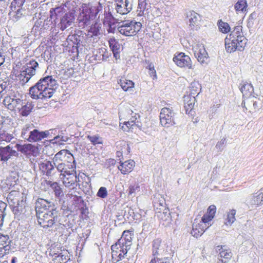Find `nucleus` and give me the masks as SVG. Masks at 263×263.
Listing matches in <instances>:
<instances>
[{"mask_svg": "<svg viewBox=\"0 0 263 263\" xmlns=\"http://www.w3.org/2000/svg\"><path fill=\"white\" fill-rule=\"evenodd\" d=\"M57 82L51 76L41 78L30 87L29 94L33 99L45 100L51 98L55 91Z\"/></svg>", "mask_w": 263, "mask_h": 263, "instance_id": "nucleus-1", "label": "nucleus"}, {"mask_svg": "<svg viewBox=\"0 0 263 263\" xmlns=\"http://www.w3.org/2000/svg\"><path fill=\"white\" fill-rule=\"evenodd\" d=\"M102 9V5L100 2L83 3L79 8L80 12L78 17L80 26L84 27L90 25Z\"/></svg>", "mask_w": 263, "mask_h": 263, "instance_id": "nucleus-2", "label": "nucleus"}, {"mask_svg": "<svg viewBox=\"0 0 263 263\" xmlns=\"http://www.w3.org/2000/svg\"><path fill=\"white\" fill-rule=\"evenodd\" d=\"M247 43V39L243 35L241 26H236L224 39L226 50L232 53L236 50L242 51Z\"/></svg>", "mask_w": 263, "mask_h": 263, "instance_id": "nucleus-3", "label": "nucleus"}, {"mask_svg": "<svg viewBox=\"0 0 263 263\" xmlns=\"http://www.w3.org/2000/svg\"><path fill=\"white\" fill-rule=\"evenodd\" d=\"M53 162L61 172L72 171L74 169V160L73 155L66 149H62L55 154Z\"/></svg>", "mask_w": 263, "mask_h": 263, "instance_id": "nucleus-4", "label": "nucleus"}, {"mask_svg": "<svg viewBox=\"0 0 263 263\" xmlns=\"http://www.w3.org/2000/svg\"><path fill=\"white\" fill-rule=\"evenodd\" d=\"M142 27V23L135 20L121 21L117 25V30L121 35L126 37L137 35Z\"/></svg>", "mask_w": 263, "mask_h": 263, "instance_id": "nucleus-5", "label": "nucleus"}, {"mask_svg": "<svg viewBox=\"0 0 263 263\" xmlns=\"http://www.w3.org/2000/svg\"><path fill=\"white\" fill-rule=\"evenodd\" d=\"M7 201L15 214L22 212L26 208V200L23 194L17 191H11L7 196Z\"/></svg>", "mask_w": 263, "mask_h": 263, "instance_id": "nucleus-6", "label": "nucleus"}, {"mask_svg": "<svg viewBox=\"0 0 263 263\" xmlns=\"http://www.w3.org/2000/svg\"><path fill=\"white\" fill-rule=\"evenodd\" d=\"M38 66L39 64L35 60H31L27 63L17 76L20 82L22 85L27 83L35 74L36 69Z\"/></svg>", "mask_w": 263, "mask_h": 263, "instance_id": "nucleus-7", "label": "nucleus"}, {"mask_svg": "<svg viewBox=\"0 0 263 263\" xmlns=\"http://www.w3.org/2000/svg\"><path fill=\"white\" fill-rule=\"evenodd\" d=\"M39 224L42 227L50 228L53 226L58 217L57 212L50 210L36 215Z\"/></svg>", "mask_w": 263, "mask_h": 263, "instance_id": "nucleus-8", "label": "nucleus"}, {"mask_svg": "<svg viewBox=\"0 0 263 263\" xmlns=\"http://www.w3.org/2000/svg\"><path fill=\"white\" fill-rule=\"evenodd\" d=\"M111 256L113 263H117L124 258L129 248L123 246L117 241L111 247Z\"/></svg>", "mask_w": 263, "mask_h": 263, "instance_id": "nucleus-9", "label": "nucleus"}, {"mask_svg": "<svg viewBox=\"0 0 263 263\" xmlns=\"http://www.w3.org/2000/svg\"><path fill=\"white\" fill-rule=\"evenodd\" d=\"M173 61L180 68L193 69L191 58L184 52H177L174 55Z\"/></svg>", "mask_w": 263, "mask_h": 263, "instance_id": "nucleus-10", "label": "nucleus"}, {"mask_svg": "<svg viewBox=\"0 0 263 263\" xmlns=\"http://www.w3.org/2000/svg\"><path fill=\"white\" fill-rule=\"evenodd\" d=\"M161 124L165 127H170L175 124V113L168 107L162 108L160 114Z\"/></svg>", "mask_w": 263, "mask_h": 263, "instance_id": "nucleus-11", "label": "nucleus"}, {"mask_svg": "<svg viewBox=\"0 0 263 263\" xmlns=\"http://www.w3.org/2000/svg\"><path fill=\"white\" fill-rule=\"evenodd\" d=\"M61 179L65 187L72 189L77 186V182H79V177L76 175V172H74V170L62 172Z\"/></svg>", "mask_w": 263, "mask_h": 263, "instance_id": "nucleus-12", "label": "nucleus"}, {"mask_svg": "<svg viewBox=\"0 0 263 263\" xmlns=\"http://www.w3.org/2000/svg\"><path fill=\"white\" fill-rule=\"evenodd\" d=\"M216 250L218 253L216 263H228L231 259L232 253L226 245H218L216 246Z\"/></svg>", "mask_w": 263, "mask_h": 263, "instance_id": "nucleus-13", "label": "nucleus"}, {"mask_svg": "<svg viewBox=\"0 0 263 263\" xmlns=\"http://www.w3.org/2000/svg\"><path fill=\"white\" fill-rule=\"evenodd\" d=\"M133 0H115V10L121 15H125L133 9Z\"/></svg>", "mask_w": 263, "mask_h": 263, "instance_id": "nucleus-14", "label": "nucleus"}, {"mask_svg": "<svg viewBox=\"0 0 263 263\" xmlns=\"http://www.w3.org/2000/svg\"><path fill=\"white\" fill-rule=\"evenodd\" d=\"M15 147L18 151L25 155L28 157L31 156L36 157L40 153L37 146L32 144L28 143L23 145L16 144Z\"/></svg>", "mask_w": 263, "mask_h": 263, "instance_id": "nucleus-15", "label": "nucleus"}, {"mask_svg": "<svg viewBox=\"0 0 263 263\" xmlns=\"http://www.w3.org/2000/svg\"><path fill=\"white\" fill-rule=\"evenodd\" d=\"M186 18L188 20L189 26L191 30H197L200 29L201 18L199 14L193 10H191L187 13Z\"/></svg>", "mask_w": 263, "mask_h": 263, "instance_id": "nucleus-16", "label": "nucleus"}, {"mask_svg": "<svg viewBox=\"0 0 263 263\" xmlns=\"http://www.w3.org/2000/svg\"><path fill=\"white\" fill-rule=\"evenodd\" d=\"M210 227L208 224L203 223L201 220L197 219L194 220L191 231V234L196 238L200 237L205 231V230Z\"/></svg>", "mask_w": 263, "mask_h": 263, "instance_id": "nucleus-17", "label": "nucleus"}, {"mask_svg": "<svg viewBox=\"0 0 263 263\" xmlns=\"http://www.w3.org/2000/svg\"><path fill=\"white\" fill-rule=\"evenodd\" d=\"M194 54L200 63H207L209 56L203 45L197 44L194 47Z\"/></svg>", "mask_w": 263, "mask_h": 263, "instance_id": "nucleus-18", "label": "nucleus"}, {"mask_svg": "<svg viewBox=\"0 0 263 263\" xmlns=\"http://www.w3.org/2000/svg\"><path fill=\"white\" fill-rule=\"evenodd\" d=\"M9 237L0 234V258L9 254L11 251Z\"/></svg>", "mask_w": 263, "mask_h": 263, "instance_id": "nucleus-19", "label": "nucleus"}, {"mask_svg": "<svg viewBox=\"0 0 263 263\" xmlns=\"http://www.w3.org/2000/svg\"><path fill=\"white\" fill-rule=\"evenodd\" d=\"M51 202L43 198H38L35 202V211L36 215L49 211L51 207Z\"/></svg>", "mask_w": 263, "mask_h": 263, "instance_id": "nucleus-20", "label": "nucleus"}, {"mask_svg": "<svg viewBox=\"0 0 263 263\" xmlns=\"http://www.w3.org/2000/svg\"><path fill=\"white\" fill-rule=\"evenodd\" d=\"M22 100L20 99H13L9 96L5 98L3 102L4 105L10 110H14L18 109L19 110L20 106L22 104Z\"/></svg>", "mask_w": 263, "mask_h": 263, "instance_id": "nucleus-21", "label": "nucleus"}, {"mask_svg": "<svg viewBox=\"0 0 263 263\" xmlns=\"http://www.w3.org/2000/svg\"><path fill=\"white\" fill-rule=\"evenodd\" d=\"M48 135V132H40L35 129L29 132V137H27V140L30 142H39L46 138Z\"/></svg>", "mask_w": 263, "mask_h": 263, "instance_id": "nucleus-22", "label": "nucleus"}, {"mask_svg": "<svg viewBox=\"0 0 263 263\" xmlns=\"http://www.w3.org/2000/svg\"><path fill=\"white\" fill-rule=\"evenodd\" d=\"M134 235V229L125 230L122 233L121 238L118 240L119 243L123 246H127L130 248L132 243L133 236Z\"/></svg>", "mask_w": 263, "mask_h": 263, "instance_id": "nucleus-23", "label": "nucleus"}, {"mask_svg": "<svg viewBox=\"0 0 263 263\" xmlns=\"http://www.w3.org/2000/svg\"><path fill=\"white\" fill-rule=\"evenodd\" d=\"M135 166V162L133 160H128L120 163L118 168L123 175H126L132 172Z\"/></svg>", "mask_w": 263, "mask_h": 263, "instance_id": "nucleus-24", "label": "nucleus"}, {"mask_svg": "<svg viewBox=\"0 0 263 263\" xmlns=\"http://www.w3.org/2000/svg\"><path fill=\"white\" fill-rule=\"evenodd\" d=\"M216 212V207L215 205H210L206 212L201 218V221L203 223L209 226V223L213 220L215 216Z\"/></svg>", "mask_w": 263, "mask_h": 263, "instance_id": "nucleus-25", "label": "nucleus"}, {"mask_svg": "<svg viewBox=\"0 0 263 263\" xmlns=\"http://www.w3.org/2000/svg\"><path fill=\"white\" fill-rule=\"evenodd\" d=\"M118 84L120 85L122 89L125 91H130L135 86V83L132 80H128L125 76L119 77L118 81Z\"/></svg>", "mask_w": 263, "mask_h": 263, "instance_id": "nucleus-26", "label": "nucleus"}, {"mask_svg": "<svg viewBox=\"0 0 263 263\" xmlns=\"http://www.w3.org/2000/svg\"><path fill=\"white\" fill-rule=\"evenodd\" d=\"M184 99V107L186 114H192V110L194 108L195 103V98L194 96L189 95H185Z\"/></svg>", "mask_w": 263, "mask_h": 263, "instance_id": "nucleus-27", "label": "nucleus"}, {"mask_svg": "<svg viewBox=\"0 0 263 263\" xmlns=\"http://www.w3.org/2000/svg\"><path fill=\"white\" fill-rule=\"evenodd\" d=\"M21 107L20 108L19 112L22 116H27L31 112L34 108V104L31 101H27V102H23L21 105Z\"/></svg>", "mask_w": 263, "mask_h": 263, "instance_id": "nucleus-28", "label": "nucleus"}, {"mask_svg": "<svg viewBox=\"0 0 263 263\" xmlns=\"http://www.w3.org/2000/svg\"><path fill=\"white\" fill-rule=\"evenodd\" d=\"M164 245L162 241L160 238L154 239L152 243V255L153 256H158L160 252L164 250Z\"/></svg>", "mask_w": 263, "mask_h": 263, "instance_id": "nucleus-29", "label": "nucleus"}, {"mask_svg": "<svg viewBox=\"0 0 263 263\" xmlns=\"http://www.w3.org/2000/svg\"><path fill=\"white\" fill-rule=\"evenodd\" d=\"M108 44L110 48L112 51L114 57L116 58V59H119L120 57L119 53L120 45L119 44L118 41L114 37L110 38L108 40Z\"/></svg>", "mask_w": 263, "mask_h": 263, "instance_id": "nucleus-30", "label": "nucleus"}, {"mask_svg": "<svg viewBox=\"0 0 263 263\" xmlns=\"http://www.w3.org/2000/svg\"><path fill=\"white\" fill-rule=\"evenodd\" d=\"M240 90L242 92L243 96L247 98H249L252 96L254 91L253 86L248 83H244L241 84Z\"/></svg>", "mask_w": 263, "mask_h": 263, "instance_id": "nucleus-31", "label": "nucleus"}, {"mask_svg": "<svg viewBox=\"0 0 263 263\" xmlns=\"http://www.w3.org/2000/svg\"><path fill=\"white\" fill-rule=\"evenodd\" d=\"M12 150L10 145L6 147H0V159L2 161H7L11 157Z\"/></svg>", "mask_w": 263, "mask_h": 263, "instance_id": "nucleus-32", "label": "nucleus"}, {"mask_svg": "<svg viewBox=\"0 0 263 263\" xmlns=\"http://www.w3.org/2000/svg\"><path fill=\"white\" fill-rule=\"evenodd\" d=\"M138 4L137 7V14L139 16H143L145 14V12L147 10V3L146 0H138Z\"/></svg>", "mask_w": 263, "mask_h": 263, "instance_id": "nucleus-33", "label": "nucleus"}, {"mask_svg": "<svg viewBox=\"0 0 263 263\" xmlns=\"http://www.w3.org/2000/svg\"><path fill=\"white\" fill-rule=\"evenodd\" d=\"M236 214V211L235 209L230 210L227 212L226 218H225L224 223L226 225H231L233 223L235 220V215Z\"/></svg>", "mask_w": 263, "mask_h": 263, "instance_id": "nucleus-34", "label": "nucleus"}, {"mask_svg": "<svg viewBox=\"0 0 263 263\" xmlns=\"http://www.w3.org/2000/svg\"><path fill=\"white\" fill-rule=\"evenodd\" d=\"M39 167L43 172L47 174L53 169V165L50 161L45 160L39 164Z\"/></svg>", "mask_w": 263, "mask_h": 263, "instance_id": "nucleus-35", "label": "nucleus"}, {"mask_svg": "<svg viewBox=\"0 0 263 263\" xmlns=\"http://www.w3.org/2000/svg\"><path fill=\"white\" fill-rule=\"evenodd\" d=\"M217 26L220 32L223 33H227L230 31L231 27L228 23L223 22L219 20L217 22Z\"/></svg>", "mask_w": 263, "mask_h": 263, "instance_id": "nucleus-36", "label": "nucleus"}, {"mask_svg": "<svg viewBox=\"0 0 263 263\" xmlns=\"http://www.w3.org/2000/svg\"><path fill=\"white\" fill-rule=\"evenodd\" d=\"M248 6L246 0H238L235 5V10L236 12H245Z\"/></svg>", "mask_w": 263, "mask_h": 263, "instance_id": "nucleus-37", "label": "nucleus"}, {"mask_svg": "<svg viewBox=\"0 0 263 263\" xmlns=\"http://www.w3.org/2000/svg\"><path fill=\"white\" fill-rule=\"evenodd\" d=\"M120 128L125 132H129L133 129L135 126V122L133 121H125L123 123H120Z\"/></svg>", "mask_w": 263, "mask_h": 263, "instance_id": "nucleus-38", "label": "nucleus"}, {"mask_svg": "<svg viewBox=\"0 0 263 263\" xmlns=\"http://www.w3.org/2000/svg\"><path fill=\"white\" fill-rule=\"evenodd\" d=\"M64 8L62 7H58L54 8H51L50 10V17L51 18L57 19L59 15L63 13Z\"/></svg>", "mask_w": 263, "mask_h": 263, "instance_id": "nucleus-39", "label": "nucleus"}, {"mask_svg": "<svg viewBox=\"0 0 263 263\" xmlns=\"http://www.w3.org/2000/svg\"><path fill=\"white\" fill-rule=\"evenodd\" d=\"M100 29V24L95 23L91 26L90 29L88 30V34L91 36H97L99 34Z\"/></svg>", "mask_w": 263, "mask_h": 263, "instance_id": "nucleus-40", "label": "nucleus"}, {"mask_svg": "<svg viewBox=\"0 0 263 263\" xmlns=\"http://www.w3.org/2000/svg\"><path fill=\"white\" fill-rule=\"evenodd\" d=\"M149 263H172V262L168 257L153 256Z\"/></svg>", "mask_w": 263, "mask_h": 263, "instance_id": "nucleus-41", "label": "nucleus"}, {"mask_svg": "<svg viewBox=\"0 0 263 263\" xmlns=\"http://www.w3.org/2000/svg\"><path fill=\"white\" fill-rule=\"evenodd\" d=\"M25 0H13L11 4V8L12 10L18 11L23 6Z\"/></svg>", "mask_w": 263, "mask_h": 263, "instance_id": "nucleus-42", "label": "nucleus"}, {"mask_svg": "<svg viewBox=\"0 0 263 263\" xmlns=\"http://www.w3.org/2000/svg\"><path fill=\"white\" fill-rule=\"evenodd\" d=\"M87 138L93 145H96L97 144H101L103 143L102 139L99 135H88L87 136Z\"/></svg>", "mask_w": 263, "mask_h": 263, "instance_id": "nucleus-43", "label": "nucleus"}, {"mask_svg": "<svg viewBox=\"0 0 263 263\" xmlns=\"http://www.w3.org/2000/svg\"><path fill=\"white\" fill-rule=\"evenodd\" d=\"M69 17L68 14H66L61 20V29L62 30L65 29L67 27L69 26L71 23L72 21L68 20Z\"/></svg>", "mask_w": 263, "mask_h": 263, "instance_id": "nucleus-44", "label": "nucleus"}, {"mask_svg": "<svg viewBox=\"0 0 263 263\" xmlns=\"http://www.w3.org/2000/svg\"><path fill=\"white\" fill-rule=\"evenodd\" d=\"M146 69L148 70V74L153 80L157 79V73L155 69L154 65L152 63H149L146 67Z\"/></svg>", "mask_w": 263, "mask_h": 263, "instance_id": "nucleus-45", "label": "nucleus"}, {"mask_svg": "<svg viewBox=\"0 0 263 263\" xmlns=\"http://www.w3.org/2000/svg\"><path fill=\"white\" fill-rule=\"evenodd\" d=\"M252 201L253 204L257 206L263 204V192H261L257 195L254 196Z\"/></svg>", "mask_w": 263, "mask_h": 263, "instance_id": "nucleus-46", "label": "nucleus"}, {"mask_svg": "<svg viewBox=\"0 0 263 263\" xmlns=\"http://www.w3.org/2000/svg\"><path fill=\"white\" fill-rule=\"evenodd\" d=\"M191 90V95H195L196 94H198L201 90V87L199 84L197 83H193L191 84V86L190 87Z\"/></svg>", "mask_w": 263, "mask_h": 263, "instance_id": "nucleus-47", "label": "nucleus"}, {"mask_svg": "<svg viewBox=\"0 0 263 263\" xmlns=\"http://www.w3.org/2000/svg\"><path fill=\"white\" fill-rule=\"evenodd\" d=\"M51 187L52 188L54 192L55 195L57 197H60L62 193V190L61 187L59 185L57 182H54L51 185Z\"/></svg>", "mask_w": 263, "mask_h": 263, "instance_id": "nucleus-48", "label": "nucleus"}, {"mask_svg": "<svg viewBox=\"0 0 263 263\" xmlns=\"http://www.w3.org/2000/svg\"><path fill=\"white\" fill-rule=\"evenodd\" d=\"M113 16L110 13H106L105 14L104 18L103 20V23L104 25H107L108 26H111Z\"/></svg>", "mask_w": 263, "mask_h": 263, "instance_id": "nucleus-49", "label": "nucleus"}, {"mask_svg": "<svg viewBox=\"0 0 263 263\" xmlns=\"http://www.w3.org/2000/svg\"><path fill=\"white\" fill-rule=\"evenodd\" d=\"M13 136L10 134L0 133V144H1L3 141L10 142Z\"/></svg>", "mask_w": 263, "mask_h": 263, "instance_id": "nucleus-50", "label": "nucleus"}, {"mask_svg": "<svg viewBox=\"0 0 263 263\" xmlns=\"http://www.w3.org/2000/svg\"><path fill=\"white\" fill-rule=\"evenodd\" d=\"M97 196L102 198H105L107 196L106 188L103 186L101 187L97 193Z\"/></svg>", "mask_w": 263, "mask_h": 263, "instance_id": "nucleus-51", "label": "nucleus"}, {"mask_svg": "<svg viewBox=\"0 0 263 263\" xmlns=\"http://www.w3.org/2000/svg\"><path fill=\"white\" fill-rule=\"evenodd\" d=\"M253 104V106L255 108L256 106H257V102L256 101H254L253 100H252L250 98H247L245 100H243L242 103H241V106L243 108H246V110H247V107L246 106V104Z\"/></svg>", "mask_w": 263, "mask_h": 263, "instance_id": "nucleus-52", "label": "nucleus"}, {"mask_svg": "<svg viewBox=\"0 0 263 263\" xmlns=\"http://www.w3.org/2000/svg\"><path fill=\"white\" fill-rule=\"evenodd\" d=\"M139 188V186L138 184H130L128 189V196L132 195L135 193L136 191Z\"/></svg>", "mask_w": 263, "mask_h": 263, "instance_id": "nucleus-53", "label": "nucleus"}, {"mask_svg": "<svg viewBox=\"0 0 263 263\" xmlns=\"http://www.w3.org/2000/svg\"><path fill=\"white\" fill-rule=\"evenodd\" d=\"M30 129H29V127H25L23 129H22V133H21V136L22 137L26 139L27 140V137H29V132H30Z\"/></svg>", "mask_w": 263, "mask_h": 263, "instance_id": "nucleus-54", "label": "nucleus"}, {"mask_svg": "<svg viewBox=\"0 0 263 263\" xmlns=\"http://www.w3.org/2000/svg\"><path fill=\"white\" fill-rule=\"evenodd\" d=\"M6 207V203L4 202L0 201V215H5V211Z\"/></svg>", "mask_w": 263, "mask_h": 263, "instance_id": "nucleus-55", "label": "nucleus"}, {"mask_svg": "<svg viewBox=\"0 0 263 263\" xmlns=\"http://www.w3.org/2000/svg\"><path fill=\"white\" fill-rule=\"evenodd\" d=\"M163 213L164 214V217H165V220L167 219V218L170 217V213L169 212V210L168 208H166L165 206H163Z\"/></svg>", "mask_w": 263, "mask_h": 263, "instance_id": "nucleus-56", "label": "nucleus"}, {"mask_svg": "<svg viewBox=\"0 0 263 263\" xmlns=\"http://www.w3.org/2000/svg\"><path fill=\"white\" fill-rule=\"evenodd\" d=\"M5 62V58L3 53L0 51V66Z\"/></svg>", "mask_w": 263, "mask_h": 263, "instance_id": "nucleus-57", "label": "nucleus"}, {"mask_svg": "<svg viewBox=\"0 0 263 263\" xmlns=\"http://www.w3.org/2000/svg\"><path fill=\"white\" fill-rule=\"evenodd\" d=\"M6 82L0 84V93L4 91L6 87Z\"/></svg>", "mask_w": 263, "mask_h": 263, "instance_id": "nucleus-58", "label": "nucleus"}, {"mask_svg": "<svg viewBox=\"0 0 263 263\" xmlns=\"http://www.w3.org/2000/svg\"><path fill=\"white\" fill-rule=\"evenodd\" d=\"M63 255H62L61 254L58 255V256H57L58 258H62V262H61V263H65L67 261V259L66 257H65L64 259H63Z\"/></svg>", "mask_w": 263, "mask_h": 263, "instance_id": "nucleus-59", "label": "nucleus"}, {"mask_svg": "<svg viewBox=\"0 0 263 263\" xmlns=\"http://www.w3.org/2000/svg\"><path fill=\"white\" fill-rule=\"evenodd\" d=\"M137 118L135 116H132L130 119L128 120L129 121H133L135 122V126H136Z\"/></svg>", "mask_w": 263, "mask_h": 263, "instance_id": "nucleus-60", "label": "nucleus"}, {"mask_svg": "<svg viewBox=\"0 0 263 263\" xmlns=\"http://www.w3.org/2000/svg\"><path fill=\"white\" fill-rule=\"evenodd\" d=\"M11 262H12V263H14V262H15V259H14V258L12 259V261H11Z\"/></svg>", "mask_w": 263, "mask_h": 263, "instance_id": "nucleus-61", "label": "nucleus"}, {"mask_svg": "<svg viewBox=\"0 0 263 263\" xmlns=\"http://www.w3.org/2000/svg\"><path fill=\"white\" fill-rule=\"evenodd\" d=\"M83 211H84V209H83V210H82V214H83Z\"/></svg>", "mask_w": 263, "mask_h": 263, "instance_id": "nucleus-62", "label": "nucleus"}]
</instances>
